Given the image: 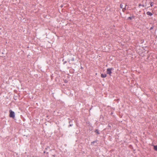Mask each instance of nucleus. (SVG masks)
Returning a JSON list of instances; mask_svg holds the SVG:
<instances>
[{"label": "nucleus", "instance_id": "nucleus-1", "mask_svg": "<svg viewBox=\"0 0 157 157\" xmlns=\"http://www.w3.org/2000/svg\"><path fill=\"white\" fill-rule=\"evenodd\" d=\"M10 115L9 116L10 117H12L13 118H15V113L13 111L11 110H10L9 111Z\"/></svg>", "mask_w": 157, "mask_h": 157}, {"label": "nucleus", "instance_id": "nucleus-2", "mask_svg": "<svg viewBox=\"0 0 157 157\" xmlns=\"http://www.w3.org/2000/svg\"><path fill=\"white\" fill-rule=\"evenodd\" d=\"M113 70V68L107 69L106 71L107 74H109L110 76H111L112 73L111 71Z\"/></svg>", "mask_w": 157, "mask_h": 157}, {"label": "nucleus", "instance_id": "nucleus-3", "mask_svg": "<svg viewBox=\"0 0 157 157\" xmlns=\"http://www.w3.org/2000/svg\"><path fill=\"white\" fill-rule=\"evenodd\" d=\"M146 13L147 15L150 16H151L152 15V14L151 12L149 11L147 12Z\"/></svg>", "mask_w": 157, "mask_h": 157}, {"label": "nucleus", "instance_id": "nucleus-4", "mask_svg": "<svg viewBox=\"0 0 157 157\" xmlns=\"http://www.w3.org/2000/svg\"><path fill=\"white\" fill-rule=\"evenodd\" d=\"M101 76L102 78H105L106 76V74H101Z\"/></svg>", "mask_w": 157, "mask_h": 157}, {"label": "nucleus", "instance_id": "nucleus-5", "mask_svg": "<svg viewBox=\"0 0 157 157\" xmlns=\"http://www.w3.org/2000/svg\"><path fill=\"white\" fill-rule=\"evenodd\" d=\"M94 132L97 134H99V132L98 129L95 130L94 131Z\"/></svg>", "mask_w": 157, "mask_h": 157}, {"label": "nucleus", "instance_id": "nucleus-6", "mask_svg": "<svg viewBox=\"0 0 157 157\" xmlns=\"http://www.w3.org/2000/svg\"><path fill=\"white\" fill-rule=\"evenodd\" d=\"M154 149L155 150L157 151V145L154 146Z\"/></svg>", "mask_w": 157, "mask_h": 157}, {"label": "nucleus", "instance_id": "nucleus-7", "mask_svg": "<svg viewBox=\"0 0 157 157\" xmlns=\"http://www.w3.org/2000/svg\"><path fill=\"white\" fill-rule=\"evenodd\" d=\"M126 5L125 6V7L123 8H122V11L124 12L125 10H126Z\"/></svg>", "mask_w": 157, "mask_h": 157}, {"label": "nucleus", "instance_id": "nucleus-8", "mask_svg": "<svg viewBox=\"0 0 157 157\" xmlns=\"http://www.w3.org/2000/svg\"><path fill=\"white\" fill-rule=\"evenodd\" d=\"M120 7L121 9L123 8V5L122 4H121L120 5Z\"/></svg>", "mask_w": 157, "mask_h": 157}, {"label": "nucleus", "instance_id": "nucleus-9", "mask_svg": "<svg viewBox=\"0 0 157 157\" xmlns=\"http://www.w3.org/2000/svg\"><path fill=\"white\" fill-rule=\"evenodd\" d=\"M150 5H151V7L152 6H153V3L152 2H151L150 3Z\"/></svg>", "mask_w": 157, "mask_h": 157}, {"label": "nucleus", "instance_id": "nucleus-10", "mask_svg": "<svg viewBox=\"0 0 157 157\" xmlns=\"http://www.w3.org/2000/svg\"><path fill=\"white\" fill-rule=\"evenodd\" d=\"M128 19H132V17H128Z\"/></svg>", "mask_w": 157, "mask_h": 157}, {"label": "nucleus", "instance_id": "nucleus-11", "mask_svg": "<svg viewBox=\"0 0 157 157\" xmlns=\"http://www.w3.org/2000/svg\"><path fill=\"white\" fill-rule=\"evenodd\" d=\"M71 60L72 61H74V58H72V59H71Z\"/></svg>", "mask_w": 157, "mask_h": 157}, {"label": "nucleus", "instance_id": "nucleus-12", "mask_svg": "<svg viewBox=\"0 0 157 157\" xmlns=\"http://www.w3.org/2000/svg\"><path fill=\"white\" fill-rule=\"evenodd\" d=\"M141 6H142V5H141L140 4L139 5V7H140Z\"/></svg>", "mask_w": 157, "mask_h": 157}, {"label": "nucleus", "instance_id": "nucleus-13", "mask_svg": "<svg viewBox=\"0 0 157 157\" xmlns=\"http://www.w3.org/2000/svg\"><path fill=\"white\" fill-rule=\"evenodd\" d=\"M142 6L143 7H144V5H142Z\"/></svg>", "mask_w": 157, "mask_h": 157}]
</instances>
